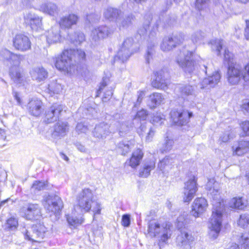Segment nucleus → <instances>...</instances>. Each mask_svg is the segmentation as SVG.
<instances>
[{
    "mask_svg": "<svg viewBox=\"0 0 249 249\" xmlns=\"http://www.w3.org/2000/svg\"><path fill=\"white\" fill-rule=\"evenodd\" d=\"M77 49L64 50L60 56L55 58V67L60 71L71 73L77 67Z\"/></svg>",
    "mask_w": 249,
    "mask_h": 249,
    "instance_id": "3",
    "label": "nucleus"
},
{
    "mask_svg": "<svg viewBox=\"0 0 249 249\" xmlns=\"http://www.w3.org/2000/svg\"><path fill=\"white\" fill-rule=\"evenodd\" d=\"M79 66L80 65V63L81 64V67L84 72L85 73L87 71V66L86 64V53L85 52L82 51L81 50H79Z\"/></svg>",
    "mask_w": 249,
    "mask_h": 249,
    "instance_id": "46",
    "label": "nucleus"
},
{
    "mask_svg": "<svg viewBox=\"0 0 249 249\" xmlns=\"http://www.w3.org/2000/svg\"><path fill=\"white\" fill-rule=\"evenodd\" d=\"M142 26L139 29L138 33L141 36H144L145 35L149 29V25L150 21L152 20V16L150 14L146 15Z\"/></svg>",
    "mask_w": 249,
    "mask_h": 249,
    "instance_id": "40",
    "label": "nucleus"
},
{
    "mask_svg": "<svg viewBox=\"0 0 249 249\" xmlns=\"http://www.w3.org/2000/svg\"><path fill=\"white\" fill-rule=\"evenodd\" d=\"M122 225L124 227H128L130 223V216L128 214H124L122 217Z\"/></svg>",
    "mask_w": 249,
    "mask_h": 249,
    "instance_id": "61",
    "label": "nucleus"
},
{
    "mask_svg": "<svg viewBox=\"0 0 249 249\" xmlns=\"http://www.w3.org/2000/svg\"><path fill=\"white\" fill-rule=\"evenodd\" d=\"M155 79L152 82L154 88L164 90L168 89L169 84V74L166 69H161L154 72Z\"/></svg>",
    "mask_w": 249,
    "mask_h": 249,
    "instance_id": "10",
    "label": "nucleus"
},
{
    "mask_svg": "<svg viewBox=\"0 0 249 249\" xmlns=\"http://www.w3.org/2000/svg\"><path fill=\"white\" fill-rule=\"evenodd\" d=\"M132 144L133 141H132L123 140L118 143L117 148L122 155H125L130 151Z\"/></svg>",
    "mask_w": 249,
    "mask_h": 249,
    "instance_id": "37",
    "label": "nucleus"
},
{
    "mask_svg": "<svg viewBox=\"0 0 249 249\" xmlns=\"http://www.w3.org/2000/svg\"><path fill=\"white\" fill-rule=\"evenodd\" d=\"M155 53V51L153 47H148L145 55V60L147 63L150 62V59L152 58L153 55Z\"/></svg>",
    "mask_w": 249,
    "mask_h": 249,
    "instance_id": "56",
    "label": "nucleus"
},
{
    "mask_svg": "<svg viewBox=\"0 0 249 249\" xmlns=\"http://www.w3.org/2000/svg\"><path fill=\"white\" fill-rule=\"evenodd\" d=\"M236 245L237 249H249V233L243 234L240 239V245Z\"/></svg>",
    "mask_w": 249,
    "mask_h": 249,
    "instance_id": "41",
    "label": "nucleus"
},
{
    "mask_svg": "<svg viewBox=\"0 0 249 249\" xmlns=\"http://www.w3.org/2000/svg\"><path fill=\"white\" fill-rule=\"evenodd\" d=\"M66 108V107L62 105L53 104L46 111L44 121L47 124L56 121L65 112Z\"/></svg>",
    "mask_w": 249,
    "mask_h": 249,
    "instance_id": "8",
    "label": "nucleus"
},
{
    "mask_svg": "<svg viewBox=\"0 0 249 249\" xmlns=\"http://www.w3.org/2000/svg\"><path fill=\"white\" fill-rule=\"evenodd\" d=\"M241 108L244 111L249 112V100H244L243 101L242 104L241 105Z\"/></svg>",
    "mask_w": 249,
    "mask_h": 249,
    "instance_id": "64",
    "label": "nucleus"
},
{
    "mask_svg": "<svg viewBox=\"0 0 249 249\" xmlns=\"http://www.w3.org/2000/svg\"><path fill=\"white\" fill-rule=\"evenodd\" d=\"M93 194L91 190L85 188L79 195V209L82 213L88 212L91 208V203H93Z\"/></svg>",
    "mask_w": 249,
    "mask_h": 249,
    "instance_id": "11",
    "label": "nucleus"
},
{
    "mask_svg": "<svg viewBox=\"0 0 249 249\" xmlns=\"http://www.w3.org/2000/svg\"><path fill=\"white\" fill-rule=\"evenodd\" d=\"M23 216L28 220L38 219L41 216V209L39 204L28 203L21 209Z\"/></svg>",
    "mask_w": 249,
    "mask_h": 249,
    "instance_id": "14",
    "label": "nucleus"
},
{
    "mask_svg": "<svg viewBox=\"0 0 249 249\" xmlns=\"http://www.w3.org/2000/svg\"><path fill=\"white\" fill-rule=\"evenodd\" d=\"M92 206V211L94 213V216L96 214H99L101 213V207L100 204L95 201H93V203H91V207Z\"/></svg>",
    "mask_w": 249,
    "mask_h": 249,
    "instance_id": "57",
    "label": "nucleus"
},
{
    "mask_svg": "<svg viewBox=\"0 0 249 249\" xmlns=\"http://www.w3.org/2000/svg\"><path fill=\"white\" fill-rule=\"evenodd\" d=\"M62 86L57 80H53L48 84V89L51 94H58L62 90Z\"/></svg>",
    "mask_w": 249,
    "mask_h": 249,
    "instance_id": "38",
    "label": "nucleus"
},
{
    "mask_svg": "<svg viewBox=\"0 0 249 249\" xmlns=\"http://www.w3.org/2000/svg\"><path fill=\"white\" fill-rule=\"evenodd\" d=\"M78 20V17L75 14H70L62 18L59 21L61 28L69 29L75 25Z\"/></svg>",
    "mask_w": 249,
    "mask_h": 249,
    "instance_id": "29",
    "label": "nucleus"
},
{
    "mask_svg": "<svg viewBox=\"0 0 249 249\" xmlns=\"http://www.w3.org/2000/svg\"><path fill=\"white\" fill-rule=\"evenodd\" d=\"M211 48L213 51H215L217 55L220 54V50L223 45V40L220 39H213L211 41Z\"/></svg>",
    "mask_w": 249,
    "mask_h": 249,
    "instance_id": "43",
    "label": "nucleus"
},
{
    "mask_svg": "<svg viewBox=\"0 0 249 249\" xmlns=\"http://www.w3.org/2000/svg\"><path fill=\"white\" fill-rule=\"evenodd\" d=\"M69 129V126L67 122L58 121L53 125L52 136L54 139H60L66 135Z\"/></svg>",
    "mask_w": 249,
    "mask_h": 249,
    "instance_id": "21",
    "label": "nucleus"
},
{
    "mask_svg": "<svg viewBox=\"0 0 249 249\" xmlns=\"http://www.w3.org/2000/svg\"><path fill=\"white\" fill-rule=\"evenodd\" d=\"M213 184V188L209 190L213 197V209L208 225V236L212 240L216 239L219 235L225 211L224 201L219 196L218 190L216 189L217 183Z\"/></svg>",
    "mask_w": 249,
    "mask_h": 249,
    "instance_id": "1",
    "label": "nucleus"
},
{
    "mask_svg": "<svg viewBox=\"0 0 249 249\" xmlns=\"http://www.w3.org/2000/svg\"><path fill=\"white\" fill-rule=\"evenodd\" d=\"M138 50V48L136 43H134L133 38L127 37L124 40L120 46L115 59H117L124 62L127 61L129 57Z\"/></svg>",
    "mask_w": 249,
    "mask_h": 249,
    "instance_id": "5",
    "label": "nucleus"
},
{
    "mask_svg": "<svg viewBox=\"0 0 249 249\" xmlns=\"http://www.w3.org/2000/svg\"><path fill=\"white\" fill-rule=\"evenodd\" d=\"M208 203L204 198H196L192 205L191 214L195 217H200L207 210Z\"/></svg>",
    "mask_w": 249,
    "mask_h": 249,
    "instance_id": "19",
    "label": "nucleus"
},
{
    "mask_svg": "<svg viewBox=\"0 0 249 249\" xmlns=\"http://www.w3.org/2000/svg\"><path fill=\"white\" fill-rule=\"evenodd\" d=\"M103 15L106 19L109 21L117 22L118 18L123 15V13L119 9L109 7L105 9Z\"/></svg>",
    "mask_w": 249,
    "mask_h": 249,
    "instance_id": "27",
    "label": "nucleus"
},
{
    "mask_svg": "<svg viewBox=\"0 0 249 249\" xmlns=\"http://www.w3.org/2000/svg\"><path fill=\"white\" fill-rule=\"evenodd\" d=\"M193 52L183 48L176 57V61L183 71L191 73L195 70L194 61L192 59Z\"/></svg>",
    "mask_w": 249,
    "mask_h": 249,
    "instance_id": "4",
    "label": "nucleus"
},
{
    "mask_svg": "<svg viewBox=\"0 0 249 249\" xmlns=\"http://www.w3.org/2000/svg\"><path fill=\"white\" fill-rule=\"evenodd\" d=\"M227 75L228 82L231 85H237L242 79L241 66L237 64H229Z\"/></svg>",
    "mask_w": 249,
    "mask_h": 249,
    "instance_id": "15",
    "label": "nucleus"
},
{
    "mask_svg": "<svg viewBox=\"0 0 249 249\" xmlns=\"http://www.w3.org/2000/svg\"><path fill=\"white\" fill-rule=\"evenodd\" d=\"M113 32V31L107 26H99L94 27L91 30V37L92 40L98 41L107 37Z\"/></svg>",
    "mask_w": 249,
    "mask_h": 249,
    "instance_id": "18",
    "label": "nucleus"
},
{
    "mask_svg": "<svg viewBox=\"0 0 249 249\" xmlns=\"http://www.w3.org/2000/svg\"><path fill=\"white\" fill-rule=\"evenodd\" d=\"M205 36L204 32L197 30L192 34L191 39L194 43H198L203 40Z\"/></svg>",
    "mask_w": 249,
    "mask_h": 249,
    "instance_id": "44",
    "label": "nucleus"
},
{
    "mask_svg": "<svg viewBox=\"0 0 249 249\" xmlns=\"http://www.w3.org/2000/svg\"><path fill=\"white\" fill-rule=\"evenodd\" d=\"M109 125L104 122L96 124L93 131L94 137L99 139L106 138L109 133Z\"/></svg>",
    "mask_w": 249,
    "mask_h": 249,
    "instance_id": "25",
    "label": "nucleus"
},
{
    "mask_svg": "<svg viewBox=\"0 0 249 249\" xmlns=\"http://www.w3.org/2000/svg\"><path fill=\"white\" fill-rule=\"evenodd\" d=\"M174 144L173 140L168 139L166 137L165 140V142L163 143V147L161 148V152H166L171 149Z\"/></svg>",
    "mask_w": 249,
    "mask_h": 249,
    "instance_id": "47",
    "label": "nucleus"
},
{
    "mask_svg": "<svg viewBox=\"0 0 249 249\" xmlns=\"http://www.w3.org/2000/svg\"><path fill=\"white\" fill-rule=\"evenodd\" d=\"M174 160L170 156H166L158 164V168L163 173L168 172L172 167Z\"/></svg>",
    "mask_w": 249,
    "mask_h": 249,
    "instance_id": "33",
    "label": "nucleus"
},
{
    "mask_svg": "<svg viewBox=\"0 0 249 249\" xmlns=\"http://www.w3.org/2000/svg\"><path fill=\"white\" fill-rule=\"evenodd\" d=\"M143 157V153L140 149L134 151L128 161V165L133 168H136L140 163Z\"/></svg>",
    "mask_w": 249,
    "mask_h": 249,
    "instance_id": "32",
    "label": "nucleus"
},
{
    "mask_svg": "<svg viewBox=\"0 0 249 249\" xmlns=\"http://www.w3.org/2000/svg\"><path fill=\"white\" fill-rule=\"evenodd\" d=\"M42 103L39 100H32L28 104L29 113L35 116H38L42 112Z\"/></svg>",
    "mask_w": 249,
    "mask_h": 249,
    "instance_id": "28",
    "label": "nucleus"
},
{
    "mask_svg": "<svg viewBox=\"0 0 249 249\" xmlns=\"http://www.w3.org/2000/svg\"><path fill=\"white\" fill-rule=\"evenodd\" d=\"M32 77L38 82H40L46 79L48 76V72L43 67H36L33 68L30 72Z\"/></svg>",
    "mask_w": 249,
    "mask_h": 249,
    "instance_id": "30",
    "label": "nucleus"
},
{
    "mask_svg": "<svg viewBox=\"0 0 249 249\" xmlns=\"http://www.w3.org/2000/svg\"><path fill=\"white\" fill-rule=\"evenodd\" d=\"M242 79L245 82L249 81V63L241 67Z\"/></svg>",
    "mask_w": 249,
    "mask_h": 249,
    "instance_id": "48",
    "label": "nucleus"
},
{
    "mask_svg": "<svg viewBox=\"0 0 249 249\" xmlns=\"http://www.w3.org/2000/svg\"><path fill=\"white\" fill-rule=\"evenodd\" d=\"M203 67L205 69V73L208 76L201 81L200 83V88L201 89L213 88L220 81L221 76L217 71H215L213 75H211L210 69L212 68L211 65L207 64V65H204Z\"/></svg>",
    "mask_w": 249,
    "mask_h": 249,
    "instance_id": "9",
    "label": "nucleus"
},
{
    "mask_svg": "<svg viewBox=\"0 0 249 249\" xmlns=\"http://www.w3.org/2000/svg\"><path fill=\"white\" fill-rule=\"evenodd\" d=\"M196 181L197 179L193 176L185 183L182 192V198L184 202H189L194 198L197 191Z\"/></svg>",
    "mask_w": 249,
    "mask_h": 249,
    "instance_id": "13",
    "label": "nucleus"
},
{
    "mask_svg": "<svg viewBox=\"0 0 249 249\" xmlns=\"http://www.w3.org/2000/svg\"><path fill=\"white\" fill-rule=\"evenodd\" d=\"M60 28L58 25L52 27L48 30L46 35L47 42L50 43H54L60 41L61 36L60 35Z\"/></svg>",
    "mask_w": 249,
    "mask_h": 249,
    "instance_id": "26",
    "label": "nucleus"
},
{
    "mask_svg": "<svg viewBox=\"0 0 249 249\" xmlns=\"http://www.w3.org/2000/svg\"><path fill=\"white\" fill-rule=\"evenodd\" d=\"M165 120L163 115L156 113L152 118V123L155 124H161Z\"/></svg>",
    "mask_w": 249,
    "mask_h": 249,
    "instance_id": "50",
    "label": "nucleus"
},
{
    "mask_svg": "<svg viewBox=\"0 0 249 249\" xmlns=\"http://www.w3.org/2000/svg\"><path fill=\"white\" fill-rule=\"evenodd\" d=\"M0 58L5 61L10 68L9 75L13 81L16 84H22L25 79L23 71L19 68L24 56L12 53L7 49L0 52Z\"/></svg>",
    "mask_w": 249,
    "mask_h": 249,
    "instance_id": "2",
    "label": "nucleus"
},
{
    "mask_svg": "<svg viewBox=\"0 0 249 249\" xmlns=\"http://www.w3.org/2000/svg\"><path fill=\"white\" fill-rule=\"evenodd\" d=\"M232 138V136L231 135L230 132L226 131L220 136L218 142H219L220 144H221L223 142H227L230 139Z\"/></svg>",
    "mask_w": 249,
    "mask_h": 249,
    "instance_id": "51",
    "label": "nucleus"
},
{
    "mask_svg": "<svg viewBox=\"0 0 249 249\" xmlns=\"http://www.w3.org/2000/svg\"><path fill=\"white\" fill-rule=\"evenodd\" d=\"M163 98L161 93H153L149 97L148 101V106L151 108H153L160 105L162 101Z\"/></svg>",
    "mask_w": 249,
    "mask_h": 249,
    "instance_id": "35",
    "label": "nucleus"
},
{
    "mask_svg": "<svg viewBox=\"0 0 249 249\" xmlns=\"http://www.w3.org/2000/svg\"><path fill=\"white\" fill-rule=\"evenodd\" d=\"M145 95V93L144 91H140L138 92L137 101L134 105L135 107H136L140 105Z\"/></svg>",
    "mask_w": 249,
    "mask_h": 249,
    "instance_id": "63",
    "label": "nucleus"
},
{
    "mask_svg": "<svg viewBox=\"0 0 249 249\" xmlns=\"http://www.w3.org/2000/svg\"><path fill=\"white\" fill-rule=\"evenodd\" d=\"M87 20L89 23H95L100 20V17L97 14H92L87 16Z\"/></svg>",
    "mask_w": 249,
    "mask_h": 249,
    "instance_id": "58",
    "label": "nucleus"
},
{
    "mask_svg": "<svg viewBox=\"0 0 249 249\" xmlns=\"http://www.w3.org/2000/svg\"><path fill=\"white\" fill-rule=\"evenodd\" d=\"M15 48L20 51L25 52L31 49V43L28 36L22 34L16 36L13 39Z\"/></svg>",
    "mask_w": 249,
    "mask_h": 249,
    "instance_id": "20",
    "label": "nucleus"
},
{
    "mask_svg": "<svg viewBox=\"0 0 249 249\" xmlns=\"http://www.w3.org/2000/svg\"><path fill=\"white\" fill-rule=\"evenodd\" d=\"M123 15L118 18L116 23L120 29L125 28L132 24V21L133 19V16L129 15L124 18H122Z\"/></svg>",
    "mask_w": 249,
    "mask_h": 249,
    "instance_id": "39",
    "label": "nucleus"
},
{
    "mask_svg": "<svg viewBox=\"0 0 249 249\" xmlns=\"http://www.w3.org/2000/svg\"><path fill=\"white\" fill-rule=\"evenodd\" d=\"M148 115V113L146 110L142 109L138 111L135 117V119H138L140 120H145Z\"/></svg>",
    "mask_w": 249,
    "mask_h": 249,
    "instance_id": "52",
    "label": "nucleus"
},
{
    "mask_svg": "<svg viewBox=\"0 0 249 249\" xmlns=\"http://www.w3.org/2000/svg\"><path fill=\"white\" fill-rule=\"evenodd\" d=\"M179 89L182 96L188 100L193 101L196 95L195 88L192 86L189 85L182 86Z\"/></svg>",
    "mask_w": 249,
    "mask_h": 249,
    "instance_id": "31",
    "label": "nucleus"
},
{
    "mask_svg": "<svg viewBox=\"0 0 249 249\" xmlns=\"http://www.w3.org/2000/svg\"><path fill=\"white\" fill-rule=\"evenodd\" d=\"M24 23L32 30L37 31L42 25V18L32 12H28L24 15Z\"/></svg>",
    "mask_w": 249,
    "mask_h": 249,
    "instance_id": "17",
    "label": "nucleus"
},
{
    "mask_svg": "<svg viewBox=\"0 0 249 249\" xmlns=\"http://www.w3.org/2000/svg\"><path fill=\"white\" fill-rule=\"evenodd\" d=\"M42 204L46 212L51 213V215L59 213L63 207L62 199L55 195L44 196Z\"/></svg>",
    "mask_w": 249,
    "mask_h": 249,
    "instance_id": "6",
    "label": "nucleus"
},
{
    "mask_svg": "<svg viewBox=\"0 0 249 249\" xmlns=\"http://www.w3.org/2000/svg\"><path fill=\"white\" fill-rule=\"evenodd\" d=\"M229 205L231 208L243 210L247 206V203L243 197H233L230 200Z\"/></svg>",
    "mask_w": 249,
    "mask_h": 249,
    "instance_id": "34",
    "label": "nucleus"
},
{
    "mask_svg": "<svg viewBox=\"0 0 249 249\" xmlns=\"http://www.w3.org/2000/svg\"><path fill=\"white\" fill-rule=\"evenodd\" d=\"M187 224L186 220L184 215L179 216L177 219V227L180 229L184 227Z\"/></svg>",
    "mask_w": 249,
    "mask_h": 249,
    "instance_id": "55",
    "label": "nucleus"
},
{
    "mask_svg": "<svg viewBox=\"0 0 249 249\" xmlns=\"http://www.w3.org/2000/svg\"><path fill=\"white\" fill-rule=\"evenodd\" d=\"M233 155L242 156L249 151V141L241 140L232 147Z\"/></svg>",
    "mask_w": 249,
    "mask_h": 249,
    "instance_id": "24",
    "label": "nucleus"
},
{
    "mask_svg": "<svg viewBox=\"0 0 249 249\" xmlns=\"http://www.w3.org/2000/svg\"><path fill=\"white\" fill-rule=\"evenodd\" d=\"M155 167L154 160H150L145 163L142 168L140 169L139 175L142 178H147L150 174V172Z\"/></svg>",
    "mask_w": 249,
    "mask_h": 249,
    "instance_id": "36",
    "label": "nucleus"
},
{
    "mask_svg": "<svg viewBox=\"0 0 249 249\" xmlns=\"http://www.w3.org/2000/svg\"><path fill=\"white\" fill-rule=\"evenodd\" d=\"M67 219L71 228L75 229L77 228L78 221L76 218H74L72 216L67 215Z\"/></svg>",
    "mask_w": 249,
    "mask_h": 249,
    "instance_id": "53",
    "label": "nucleus"
},
{
    "mask_svg": "<svg viewBox=\"0 0 249 249\" xmlns=\"http://www.w3.org/2000/svg\"><path fill=\"white\" fill-rule=\"evenodd\" d=\"M224 60L228 63H231L232 64V60L233 59V54L230 52L228 50H225L224 52Z\"/></svg>",
    "mask_w": 249,
    "mask_h": 249,
    "instance_id": "60",
    "label": "nucleus"
},
{
    "mask_svg": "<svg viewBox=\"0 0 249 249\" xmlns=\"http://www.w3.org/2000/svg\"><path fill=\"white\" fill-rule=\"evenodd\" d=\"M194 240V237L191 234L186 231H181L176 239L177 245L182 249H190L191 244Z\"/></svg>",
    "mask_w": 249,
    "mask_h": 249,
    "instance_id": "22",
    "label": "nucleus"
},
{
    "mask_svg": "<svg viewBox=\"0 0 249 249\" xmlns=\"http://www.w3.org/2000/svg\"><path fill=\"white\" fill-rule=\"evenodd\" d=\"M46 231L45 226L41 224L33 225L30 230H25L23 231L25 237L29 240L34 242H40V239H43Z\"/></svg>",
    "mask_w": 249,
    "mask_h": 249,
    "instance_id": "12",
    "label": "nucleus"
},
{
    "mask_svg": "<svg viewBox=\"0 0 249 249\" xmlns=\"http://www.w3.org/2000/svg\"><path fill=\"white\" fill-rule=\"evenodd\" d=\"M209 0H196V6L197 9L200 10L206 7Z\"/></svg>",
    "mask_w": 249,
    "mask_h": 249,
    "instance_id": "59",
    "label": "nucleus"
},
{
    "mask_svg": "<svg viewBox=\"0 0 249 249\" xmlns=\"http://www.w3.org/2000/svg\"><path fill=\"white\" fill-rule=\"evenodd\" d=\"M240 126L242 129L244 135L246 136H249V121H245L243 122Z\"/></svg>",
    "mask_w": 249,
    "mask_h": 249,
    "instance_id": "54",
    "label": "nucleus"
},
{
    "mask_svg": "<svg viewBox=\"0 0 249 249\" xmlns=\"http://www.w3.org/2000/svg\"><path fill=\"white\" fill-rule=\"evenodd\" d=\"M170 115L174 124L178 125H183L188 122L193 114L187 110L179 109L172 110Z\"/></svg>",
    "mask_w": 249,
    "mask_h": 249,
    "instance_id": "16",
    "label": "nucleus"
},
{
    "mask_svg": "<svg viewBox=\"0 0 249 249\" xmlns=\"http://www.w3.org/2000/svg\"><path fill=\"white\" fill-rule=\"evenodd\" d=\"M181 39L177 36H168L163 38L160 45L161 49L164 52L172 50L180 43Z\"/></svg>",
    "mask_w": 249,
    "mask_h": 249,
    "instance_id": "23",
    "label": "nucleus"
},
{
    "mask_svg": "<svg viewBox=\"0 0 249 249\" xmlns=\"http://www.w3.org/2000/svg\"><path fill=\"white\" fill-rule=\"evenodd\" d=\"M18 226V221L17 218L11 217L7 220L5 229L9 230H15Z\"/></svg>",
    "mask_w": 249,
    "mask_h": 249,
    "instance_id": "45",
    "label": "nucleus"
},
{
    "mask_svg": "<svg viewBox=\"0 0 249 249\" xmlns=\"http://www.w3.org/2000/svg\"><path fill=\"white\" fill-rule=\"evenodd\" d=\"M45 187V184L44 182L36 181L32 186V190L36 193V192L43 190Z\"/></svg>",
    "mask_w": 249,
    "mask_h": 249,
    "instance_id": "49",
    "label": "nucleus"
},
{
    "mask_svg": "<svg viewBox=\"0 0 249 249\" xmlns=\"http://www.w3.org/2000/svg\"><path fill=\"white\" fill-rule=\"evenodd\" d=\"M237 224L239 227L243 229L249 227V214L247 213L241 214Z\"/></svg>",
    "mask_w": 249,
    "mask_h": 249,
    "instance_id": "42",
    "label": "nucleus"
},
{
    "mask_svg": "<svg viewBox=\"0 0 249 249\" xmlns=\"http://www.w3.org/2000/svg\"><path fill=\"white\" fill-rule=\"evenodd\" d=\"M147 134L145 140L147 142H151L152 139L154 136L155 131L152 128H149L147 132L146 133Z\"/></svg>",
    "mask_w": 249,
    "mask_h": 249,
    "instance_id": "62",
    "label": "nucleus"
},
{
    "mask_svg": "<svg viewBox=\"0 0 249 249\" xmlns=\"http://www.w3.org/2000/svg\"><path fill=\"white\" fill-rule=\"evenodd\" d=\"M148 233L151 237H160V240L165 242L171 235V230L169 226L165 224V226H160L158 223L152 221L149 223Z\"/></svg>",
    "mask_w": 249,
    "mask_h": 249,
    "instance_id": "7",
    "label": "nucleus"
}]
</instances>
